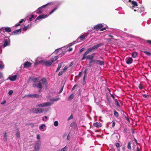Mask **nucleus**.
<instances>
[{
  "label": "nucleus",
  "mask_w": 151,
  "mask_h": 151,
  "mask_svg": "<svg viewBox=\"0 0 151 151\" xmlns=\"http://www.w3.org/2000/svg\"><path fill=\"white\" fill-rule=\"evenodd\" d=\"M58 58V56H56L53 57L50 60L48 61L42 60L41 62L43 64L45 65L46 66L49 67L51 65L52 63L55 61Z\"/></svg>",
  "instance_id": "obj_1"
},
{
  "label": "nucleus",
  "mask_w": 151,
  "mask_h": 151,
  "mask_svg": "<svg viewBox=\"0 0 151 151\" xmlns=\"http://www.w3.org/2000/svg\"><path fill=\"white\" fill-rule=\"evenodd\" d=\"M87 50L84 53L83 55V57L81 59V60H83L85 58H86L87 59H89L90 60L93 59L94 58V56L93 55H89L87 56H86L90 52H87Z\"/></svg>",
  "instance_id": "obj_2"
},
{
  "label": "nucleus",
  "mask_w": 151,
  "mask_h": 151,
  "mask_svg": "<svg viewBox=\"0 0 151 151\" xmlns=\"http://www.w3.org/2000/svg\"><path fill=\"white\" fill-rule=\"evenodd\" d=\"M52 104V103L50 102H47L44 103L37 104L36 105V106L39 107L48 106H51Z\"/></svg>",
  "instance_id": "obj_3"
},
{
  "label": "nucleus",
  "mask_w": 151,
  "mask_h": 151,
  "mask_svg": "<svg viewBox=\"0 0 151 151\" xmlns=\"http://www.w3.org/2000/svg\"><path fill=\"white\" fill-rule=\"evenodd\" d=\"M103 27V25L101 24H98L96 25H95L93 29L94 30H98L101 29L100 30L101 31H103L106 29V28L104 27L103 28L101 29Z\"/></svg>",
  "instance_id": "obj_4"
},
{
  "label": "nucleus",
  "mask_w": 151,
  "mask_h": 151,
  "mask_svg": "<svg viewBox=\"0 0 151 151\" xmlns=\"http://www.w3.org/2000/svg\"><path fill=\"white\" fill-rule=\"evenodd\" d=\"M102 45V44L101 43L95 45H94L93 47L89 48L87 50V52H90L94 49H96L99 47L101 46Z\"/></svg>",
  "instance_id": "obj_5"
},
{
  "label": "nucleus",
  "mask_w": 151,
  "mask_h": 151,
  "mask_svg": "<svg viewBox=\"0 0 151 151\" xmlns=\"http://www.w3.org/2000/svg\"><path fill=\"white\" fill-rule=\"evenodd\" d=\"M41 142L39 141L36 142L34 147L33 151H38L40 149Z\"/></svg>",
  "instance_id": "obj_6"
},
{
  "label": "nucleus",
  "mask_w": 151,
  "mask_h": 151,
  "mask_svg": "<svg viewBox=\"0 0 151 151\" xmlns=\"http://www.w3.org/2000/svg\"><path fill=\"white\" fill-rule=\"evenodd\" d=\"M49 4L50 3H49L47 4H46L45 5H43L42 6L39 8L37 9V11H38V12H37V14H41L42 13V10L45 7H46L47 6H48Z\"/></svg>",
  "instance_id": "obj_7"
},
{
  "label": "nucleus",
  "mask_w": 151,
  "mask_h": 151,
  "mask_svg": "<svg viewBox=\"0 0 151 151\" xmlns=\"http://www.w3.org/2000/svg\"><path fill=\"white\" fill-rule=\"evenodd\" d=\"M32 86L34 88L37 87L40 89H42V84L40 82V81H39V83L38 84H33Z\"/></svg>",
  "instance_id": "obj_8"
},
{
  "label": "nucleus",
  "mask_w": 151,
  "mask_h": 151,
  "mask_svg": "<svg viewBox=\"0 0 151 151\" xmlns=\"http://www.w3.org/2000/svg\"><path fill=\"white\" fill-rule=\"evenodd\" d=\"M10 42V40L9 39H5L3 45V47H5L8 45Z\"/></svg>",
  "instance_id": "obj_9"
},
{
  "label": "nucleus",
  "mask_w": 151,
  "mask_h": 151,
  "mask_svg": "<svg viewBox=\"0 0 151 151\" xmlns=\"http://www.w3.org/2000/svg\"><path fill=\"white\" fill-rule=\"evenodd\" d=\"M32 64L28 61H27L24 64V68H27L31 67Z\"/></svg>",
  "instance_id": "obj_10"
},
{
  "label": "nucleus",
  "mask_w": 151,
  "mask_h": 151,
  "mask_svg": "<svg viewBox=\"0 0 151 151\" xmlns=\"http://www.w3.org/2000/svg\"><path fill=\"white\" fill-rule=\"evenodd\" d=\"M41 96L37 94H29V97L38 98L41 97Z\"/></svg>",
  "instance_id": "obj_11"
},
{
  "label": "nucleus",
  "mask_w": 151,
  "mask_h": 151,
  "mask_svg": "<svg viewBox=\"0 0 151 151\" xmlns=\"http://www.w3.org/2000/svg\"><path fill=\"white\" fill-rule=\"evenodd\" d=\"M48 16V15H39L37 18L36 19L35 21L40 19H42L43 18H45L47 17Z\"/></svg>",
  "instance_id": "obj_12"
},
{
  "label": "nucleus",
  "mask_w": 151,
  "mask_h": 151,
  "mask_svg": "<svg viewBox=\"0 0 151 151\" xmlns=\"http://www.w3.org/2000/svg\"><path fill=\"white\" fill-rule=\"evenodd\" d=\"M17 78V76H10L9 77V79L11 81H14Z\"/></svg>",
  "instance_id": "obj_13"
},
{
  "label": "nucleus",
  "mask_w": 151,
  "mask_h": 151,
  "mask_svg": "<svg viewBox=\"0 0 151 151\" xmlns=\"http://www.w3.org/2000/svg\"><path fill=\"white\" fill-rule=\"evenodd\" d=\"M96 64H98L100 65H103L104 64V62L103 61L96 60Z\"/></svg>",
  "instance_id": "obj_14"
},
{
  "label": "nucleus",
  "mask_w": 151,
  "mask_h": 151,
  "mask_svg": "<svg viewBox=\"0 0 151 151\" xmlns=\"http://www.w3.org/2000/svg\"><path fill=\"white\" fill-rule=\"evenodd\" d=\"M87 35L86 34L81 35L77 39V40H78L79 39H80L81 40H83L87 37Z\"/></svg>",
  "instance_id": "obj_15"
},
{
  "label": "nucleus",
  "mask_w": 151,
  "mask_h": 151,
  "mask_svg": "<svg viewBox=\"0 0 151 151\" xmlns=\"http://www.w3.org/2000/svg\"><path fill=\"white\" fill-rule=\"evenodd\" d=\"M21 32V29H19L13 31L12 33V35H15V34H17L18 33H20Z\"/></svg>",
  "instance_id": "obj_16"
},
{
  "label": "nucleus",
  "mask_w": 151,
  "mask_h": 151,
  "mask_svg": "<svg viewBox=\"0 0 151 151\" xmlns=\"http://www.w3.org/2000/svg\"><path fill=\"white\" fill-rule=\"evenodd\" d=\"M93 126L97 127L99 128V127H101L102 126V125L101 124L100 122H96L94 123L93 124Z\"/></svg>",
  "instance_id": "obj_17"
},
{
  "label": "nucleus",
  "mask_w": 151,
  "mask_h": 151,
  "mask_svg": "<svg viewBox=\"0 0 151 151\" xmlns=\"http://www.w3.org/2000/svg\"><path fill=\"white\" fill-rule=\"evenodd\" d=\"M44 110L42 108H37V110L35 112L36 114L42 113Z\"/></svg>",
  "instance_id": "obj_18"
},
{
  "label": "nucleus",
  "mask_w": 151,
  "mask_h": 151,
  "mask_svg": "<svg viewBox=\"0 0 151 151\" xmlns=\"http://www.w3.org/2000/svg\"><path fill=\"white\" fill-rule=\"evenodd\" d=\"M4 81L3 75L2 73L0 72V84Z\"/></svg>",
  "instance_id": "obj_19"
},
{
  "label": "nucleus",
  "mask_w": 151,
  "mask_h": 151,
  "mask_svg": "<svg viewBox=\"0 0 151 151\" xmlns=\"http://www.w3.org/2000/svg\"><path fill=\"white\" fill-rule=\"evenodd\" d=\"M133 60L132 58H129L126 61V62L127 64H130L132 63Z\"/></svg>",
  "instance_id": "obj_20"
},
{
  "label": "nucleus",
  "mask_w": 151,
  "mask_h": 151,
  "mask_svg": "<svg viewBox=\"0 0 151 151\" xmlns=\"http://www.w3.org/2000/svg\"><path fill=\"white\" fill-rule=\"evenodd\" d=\"M11 28L9 27H5L4 29H3V32H11Z\"/></svg>",
  "instance_id": "obj_21"
},
{
  "label": "nucleus",
  "mask_w": 151,
  "mask_h": 151,
  "mask_svg": "<svg viewBox=\"0 0 151 151\" xmlns=\"http://www.w3.org/2000/svg\"><path fill=\"white\" fill-rule=\"evenodd\" d=\"M41 81H42L43 84L46 85L47 84V80L45 78L41 79Z\"/></svg>",
  "instance_id": "obj_22"
},
{
  "label": "nucleus",
  "mask_w": 151,
  "mask_h": 151,
  "mask_svg": "<svg viewBox=\"0 0 151 151\" xmlns=\"http://www.w3.org/2000/svg\"><path fill=\"white\" fill-rule=\"evenodd\" d=\"M31 24H28L27 26H24L23 28V30H27L30 27H31Z\"/></svg>",
  "instance_id": "obj_23"
},
{
  "label": "nucleus",
  "mask_w": 151,
  "mask_h": 151,
  "mask_svg": "<svg viewBox=\"0 0 151 151\" xmlns=\"http://www.w3.org/2000/svg\"><path fill=\"white\" fill-rule=\"evenodd\" d=\"M74 97L73 93L72 94L70 95L68 98V100L69 101L71 100L72 99H73Z\"/></svg>",
  "instance_id": "obj_24"
},
{
  "label": "nucleus",
  "mask_w": 151,
  "mask_h": 151,
  "mask_svg": "<svg viewBox=\"0 0 151 151\" xmlns=\"http://www.w3.org/2000/svg\"><path fill=\"white\" fill-rule=\"evenodd\" d=\"M132 4L133 5V7H134L137 6H138L137 2L135 1H132Z\"/></svg>",
  "instance_id": "obj_25"
},
{
  "label": "nucleus",
  "mask_w": 151,
  "mask_h": 151,
  "mask_svg": "<svg viewBox=\"0 0 151 151\" xmlns=\"http://www.w3.org/2000/svg\"><path fill=\"white\" fill-rule=\"evenodd\" d=\"M137 52H134L132 53V58H135L137 56Z\"/></svg>",
  "instance_id": "obj_26"
},
{
  "label": "nucleus",
  "mask_w": 151,
  "mask_h": 151,
  "mask_svg": "<svg viewBox=\"0 0 151 151\" xmlns=\"http://www.w3.org/2000/svg\"><path fill=\"white\" fill-rule=\"evenodd\" d=\"M62 63H60L58 64V67L57 68V70L56 71V72H57L61 68L62 65Z\"/></svg>",
  "instance_id": "obj_27"
},
{
  "label": "nucleus",
  "mask_w": 151,
  "mask_h": 151,
  "mask_svg": "<svg viewBox=\"0 0 151 151\" xmlns=\"http://www.w3.org/2000/svg\"><path fill=\"white\" fill-rule=\"evenodd\" d=\"M114 116L118 118L119 116V114L118 112L115 110H114Z\"/></svg>",
  "instance_id": "obj_28"
},
{
  "label": "nucleus",
  "mask_w": 151,
  "mask_h": 151,
  "mask_svg": "<svg viewBox=\"0 0 151 151\" xmlns=\"http://www.w3.org/2000/svg\"><path fill=\"white\" fill-rule=\"evenodd\" d=\"M30 80L33 82H35L38 79L37 78H30Z\"/></svg>",
  "instance_id": "obj_29"
},
{
  "label": "nucleus",
  "mask_w": 151,
  "mask_h": 151,
  "mask_svg": "<svg viewBox=\"0 0 151 151\" xmlns=\"http://www.w3.org/2000/svg\"><path fill=\"white\" fill-rule=\"evenodd\" d=\"M131 142H129L127 144V147L129 150H131Z\"/></svg>",
  "instance_id": "obj_30"
},
{
  "label": "nucleus",
  "mask_w": 151,
  "mask_h": 151,
  "mask_svg": "<svg viewBox=\"0 0 151 151\" xmlns=\"http://www.w3.org/2000/svg\"><path fill=\"white\" fill-rule=\"evenodd\" d=\"M76 126V123L74 122H72L70 124V126L73 127H75Z\"/></svg>",
  "instance_id": "obj_31"
},
{
  "label": "nucleus",
  "mask_w": 151,
  "mask_h": 151,
  "mask_svg": "<svg viewBox=\"0 0 151 151\" xmlns=\"http://www.w3.org/2000/svg\"><path fill=\"white\" fill-rule=\"evenodd\" d=\"M115 104L118 107L120 106V105L119 102L117 101L116 99H115Z\"/></svg>",
  "instance_id": "obj_32"
},
{
  "label": "nucleus",
  "mask_w": 151,
  "mask_h": 151,
  "mask_svg": "<svg viewBox=\"0 0 151 151\" xmlns=\"http://www.w3.org/2000/svg\"><path fill=\"white\" fill-rule=\"evenodd\" d=\"M58 9L57 7H56L54 9H53L52 11H51L50 13L49 14H51L53 12H54L55 10H56Z\"/></svg>",
  "instance_id": "obj_33"
},
{
  "label": "nucleus",
  "mask_w": 151,
  "mask_h": 151,
  "mask_svg": "<svg viewBox=\"0 0 151 151\" xmlns=\"http://www.w3.org/2000/svg\"><path fill=\"white\" fill-rule=\"evenodd\" d=\"M6 134V133H4V140L5 141H6L7 140V135Z\"/></svg>",
  "instance_id": "obj_34"
},
{
  "label": "nucleus",
  "mask_w": 151,
  "mask_h": 151,
  "mask_svg": "<svg viewBox=\"0 0 151 151\" xmlns=\"http://www.w3.org/2000/svg\"><path fill=\"white\" fill-rule=\"evenodd\" d=\"M143 52L145 53L147 55L150 56L151 55L150 53L146 51H142Z\"/></svg>",
  "instance_id": "obj_35"
},
{
  "label": "nucleus",
  "mask_w": 151,
  "mask_h": 151,
  "mask_svg": "<svg viewBox=\"0 0 151 151\" xmlns=\"http://www.w3.org/2000/svg\"><path fill=\"white\" fill-rule=\"evenodd\" d=\"M96 60H94L93 59H92V60H91L89 62V64H91L92 63H96Z\"/></svg>",
  "instance_id": "obj_36"
},
{
  "label": "nucleus",
  "mask_w": 151,
  "mask_h": 151,
  "mask_svg": "<svg viewBox=\"0 0 151 151\" xmlns=\"http://www.w3.org/2000/svg\"><path fill=\"white\" fill-rule=\"evenodd\" d=\"M16 136L17 137H18L19 138H20V133H19V132L18 131L17 132V133L16 134Z\"/></svg>",
  "instance_id": "obj_37"
},
{
  "label": "nucleus",
  "mask_w": 151,
  "mask_h": 151,
  "mask_svg": "<svg viewBox=\"0 0 151 151\" xmlns=\"http://www.w3.org/2000/svg\"><path fill=\"white\" fill-rule=\"evenodd\" d=\"M31 110L32 111V112L35 113V112L37 110V108H32Z\"/></svg>",
  "instance_id": "obj_38"
},
{
  "label": "nucleus",
  "mask_w": 151,
  "mask_h": 151,
  "mask_svg": "<svg viewBox=\"0 0 151 151\" xmlns=\"http://www.w3.org/2000/svg\"><path fill=\"white\" fill-rule=\"evenodd\" d=\"M54 125L55 127L58 126V122L57 121H55L54 122Z\"/></svg>",
  "instance_id": "obj_39"
},
{
  "label": "nucleus",
  "mask_w": 151,
  "mask_h": 151,
  "mask_svg": "<svg viewBox=\"0 0 151 151\" xmlns=\"http://www.w3.org/2000/svg\"><path fill=\"white\" fill-rule=\"evenodd\" d=\"M139 88L140 89H142L143 88V86L142 84H140L139 86Z\"/></svg>",
  "instance_id": "obj_40"
},
{
  "label": "nucleus",
  "mask_w": 151,
  "mask_h": 151,
  "mask_svg": "<svg viewBox=\"0 0 151 151\" xmlns=\"http://www.w3.org/2000/svg\"><path fill=\"white\" fill-rule=\"evenodd\" d=\"M73 118V116L72 114H71L70 116L68 118V120L69 121V120L72 119Z\"/></svg>",
  "instance_id": "obj_41"
},
{
  "label": "nucleus",
  "mask_w": 151,
  "mask_h": 151,
  "mask_svg": "<svg viewBox=\"0 0 151 151\" xmlns=\"http://www.w3.org/2000/svg\"><path fill=\"white\" fill-rule=\"evenodd\" d=\"M13 93V90H10L9 91L8 94H9V95H11Z\"/></svg>",
  "instance_id": "obj_42"
},
{
  "label": "nucleus",
  "mask_w": 151,
  "mask_h": 151,
  "mask_svg": "<svg viewBox=\"0 0 151 151\" xmlns=\"http://www.w3.org/2000/svg\"><path fill=\"white\" fill-rule=\"evenodd\" d=\"M63 71H60L58 74V76H60L63 75Z\"/></svg>",
  "instance_id": "obj_43"
},
{
  "label": "nucleus",
  "mask_w": 151,
  "mask_h": 151,
  "mask_svg": "<svg viewBox=\"0 0 151 151\" xmlns=\"http://www.w3.org/2000/svg\"><path fill=\"white\" fill-rule=\"evenodd\" d=\"M4 65L3 64H0V69L1 70L4 68Z\"/></svg>",
  "instance_id": "obj_44"
},
{
  "label": "nucleus",
  "mask_w": 151,
  "mask_h": 151,
  "mask_svg": "<svg viewBox=\"0 0 151 151\" xmlns=\"http://www.w3.org/2000/svg\"><path fill=\"white\" fill-rule=\"evenodd\" d=\"M116 147L117 148H118L120 147V144L118 143H116L115 144Z\"/></svg>",
  "instance_id": "obj_45"
},
{
  "label": "nucleus",
  "mask_w": 151,
  "mask_h": 151,
  "mask_svg": "<svg viewBox=\"0 0 151 151\" xmlns=\"http://www.w3.org/2000/svg\"><path fill=\"white\" fill-rule=\"evenodd\" d=\"M34 17V16L33 15H32L31 16V17H30L29 19V20L30 21H31L32 20V19Z\"/></svg>",
  "instance_id": "obj_46"
},
{
  "label": "nucleus",
  "mask_w": 151,
  "mask_h": 151,
  "mask_svg": "<svg viewBox=\"0 0 151 151\" xmlns=\"http://www.w3.org/2000/svg\"><path fill=\"white\" fill-rule=\"evenodd\" d=\"M45 124H42V125H41L40 126V127L39 128L40 129H43V127H45Z\"/></svg>",
  "instance_id": "obj_47"
},
{
  "label": "nucleus",
  "mask_w": 151,
  "mask_h": 151,
  "mask_svg": "<svg viewBox=\"0 0 151 151\" xmlns=\"http://www.w3.org/2000/svg\"><path fill=\"white\" fill-rule=\"evenodd\" d=\"M68 68V67H67V66H65L63 68V72L65 71Z\"/></svg>",
  "instance_id": "obj_48"
},
{
  "label": "nucleus",
  "mask_w": 151,
  "mask_h": 151,
  "mask_svg": "<svg viewBox=\"0 0 151 151\" xmlns=\"http://www.w3.org/2000/svg\"><path fill=\"white\" fill-rule=\"evenodd\" d=\"M60 49H58L56 50L55 51V54H57L58 53V52L60 51Z\"/></svg>",
  "instance_id": "obj_49"
},
{
  "label": "nucleus",
  "mask_w": 151,
  "mask_h": 151,
  "mask_svg": "<svg viewBox=\"0 0 151 151\" xmlns=\"http://www.w3.org/2000/svg\"><path fill=\"white\" fill-rule=\"evenodd\" d=\"M112 122V127H114L115 125V121H113Z\"/></svg>",
  "instance_id": "obj_50"
},
{
  "label": "nucleus",
  "mask_w": 151,
  "mask_h": 151,
  "mask_svg": "<svg viewBox=\"0 0 151 151\" xmlns=\"http://www.w3.org/2000/svg\"><path fill=\"white\" fill-rule=\"evenodd\" d=\"M85 47H83L81 49V50L80 51V52H81L85 50Z\"/></svg>",
  "instance_id": "obj_51"
},
{
  "label": "nucleus",
  "mask_w": 151,
  "mask_h": 151,
  "mask_svg": "<svg viewBox=\"0 0 151 151\" xmlns=\"http://www.w3.org/2000/svg\"><path fill=\"white\" fill-rule=\"evenodd\" d=\"M63 87H64V86H63L62 87V88L60 89V90L59 92V93H60L62 92V91L63 90Z\"/></svg>",
  "instance_id": "obj_52"
},
{
  "label": "nucleus",
  "mask_w": 151,
  "mask_h": 151,
  "mask_svg": "<svg viewBox=\"0 0 151 151\" xmlns=\"http://www.w3.org/2000/svg\"><path fill=\"white\" fill-rule=\"evenodd\" d=\"M59 99V98H57L56 99H52V101H58Z\"/></svg>",
  "instance_id": "obj_53"
},
{
  "label": "nucleus",
  "mask_w": 151,
  "mask_h": 151,
  "mask_svg": "<svg viewBox=\"0 0 151 151\" xmlns=\"http://www.w3.org/2000/svg\"><path fill=\"white\" fill-rule=\"evenodd\" d=\"M87 69H86L84 71V75H86L87 76Z\"/></svg>",
  "instance_id": "obj_54"
},
{
  "label": "nucleus",
  "mask_w": 151,
  "mask_h": 151,
  "mask_svg": "<svg viewBox=\"0 0 151 151\" xmlns=\"http://www.w3.org/2000/svg\"><path fill=\"white\" fill-rule=\"evenodd\" d=\"M86 76H87L86 75H84V76L83 77V82L85 81L86 77Z\"/></svg>",
  "instance_id": "obj_55"
},
{
  "label": "nucleus",
  "mask_w": 151,
  "mask_h": 151,
  "mask_svg": "<svg viewBox=\"0 0 151 151\" xmlns=\"http://www.w3.org/2000/svg\"><path fill=\"white\" fill-rule=\"evenodd\" d=\"M6 102V101L5 100L3 101L2 102H1V104H3L5 103Z\"/></svg>",
  "instance_id": "obj_56"
},
{
  "label": "nucleus",
  "mask_w": 151,
  "mask_h": 151,
  "mask_svg": "<svg viewBox=\"0 0 151 151\" xmlns=\"http://www.w3.org/2000/svg\"><path fill=\"white\" fill-rule=\"evenodd\" d=\"M140 149L139 146L137 145V151H140Z\"/></svg>",
  "instance_id": "obj_57"
},
{
  "label": "nucleus",
  "mask_w": 151,
  "mask_h": 151,
  "mask_svg": "<svg viewBox=\"0 0 151 151\" xmlns=\"http://www.w3.org/2000/svg\"><path fill=\"white\" fill-rule=\"evenodd\" d=\"M20 25V24L19 23H17V24H16L15 25V27H17L18 26H19Z\"/></svg>",
  "instance_id": "obj_58"
},
{
  "label": "nucleus",
  "mask_w": 151,
  "mask_h": 151,
  "mask_svg": "<svg viewBox=\"0 0 151 151\" xmlns=\"http://www.w3.org/2000/svg\"><path fill=\"white\" fill-rule=\"evenodd\" d=\"M24 21V20L23 19H22L20 20L19 21V23L20 24L22 23Z\"/></svg>",
  "instance_id": "obj_59"
},
{
  "label": "nucleus",
  "mask_w": 151,
  "mask_h": 151,
  "mask_svg": "<svg viewBox=\"0 0 151 151\" xmlns=\"http://www.w3.org/2000/svg\"><path fill=\"white\" fill-rule=\"evenodd\" d=\"M37 139H40V136L39 134H38L37 135Z\"/></svg>",
  "instance_id": "obj_60"
},
{
  "label": "nucleus",
  "mask_w": 151,
  "mask_h": 151,
  "mask_svg": "<svg viewBox=\"0 0 151 151\" xmlns=\"http://www.w3.org/2000/svg\"><path fill=\"white\" fill-rule=\"evenodd\" d=\"M77 86V85H75L73 87V88H72V90H73Z\"/></svg>",
  "instance_id": "obj_61"
},
{
  "label": "nucleus",
  "mask_w": 151,
  "mask_h": 151,
  "mask_svg": "<svg viewBox=\"0 0 151 151\" xmlns=\"http://www.w3.org/2000/svg\"><path fill=\"white\" fill-rule=\"evenodd\" d=\"M82 71L80 72L79 73V74H78V76L79 77H80L81 75L82 74Z\"/></svg>",
  "instance_id": "obj_62"
},
{
  "label": "nucleus",
  "mask_w": 151,
  "mask_h": 151,
  "mask_svg": "<svg viewBox=\"0 0 151 151\" xmlns=\"http://www.w3.org/2000/svg\"><path fill=\"white\" fill-rule=\"evenodd\" d=\"M111 96L114 99H115V97L112 94H111Z\"/></svg>",
  "instance_id": "obj_63"
},
{
  "label": "nucleus",
  "mask_w": 151,
  "mask_h": 151,
  "mask_svg": "<svg viewBox=\"0 0 151 151\" xmlns=\"http://www.w3.org/2000/svg\"><path fill=\"white\" fill-rule=\"evenodd\" d=\"M73 62H70L69 64V66L70 67L72 65H73Z\"/></svg>",
  "instance_id": "obj_64"
}]
</instances>
